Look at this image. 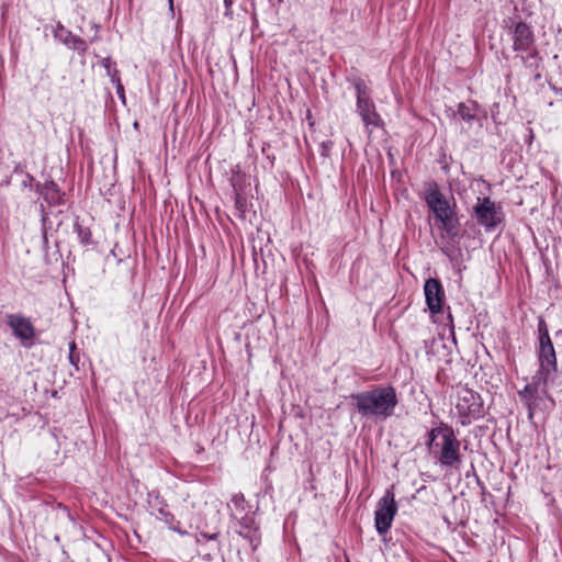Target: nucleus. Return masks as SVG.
Listing matches in <instances>:
<instances>
[{
	"mask_svg": "<svg viewBox=\"0 0 562 562\" xmlns=\"http://www.w3.org/2000/svg\"><path fill=\"white\" fill-rule=\"evenodd\" d=\"M357 412L366 418L385 420L394 414L398 398L393 386H375L351 394Z\"/></svg>",
	"mask_w": 562,
	"mask_h": 562,
	"instance_id": "nucleus-1",
	"label": "nucleus"
},
{
	"mask_svg": "<svg viewBox=\"0 0 562 562\" xmlns=\"http://www.w3.org/2000/svg\"><path fill=\"white\" fill-rule=\"evenodd\" d=\"M427 446L430 454L441 467L454 469L460 467L462 462L461 443L451 426L440 423L438 427L430 429Z\"/></svg>",
	"mask_w": 562,
	"mask_h": 562,
	"instance_id": "nucleus-2",
	"label": "nucleus"
},
{
	"mask_svg": "<svg viewBox=\"0 0 562 562\" xmlns=\"http://www.w3.org/2000/svg\"><path fill=\"white\" fill-rule=\"evenodd\" d=\"M513 41V50L520 58L526 68L536 70L540 66L541 57L536 45V36L530 25L518 21L509 27Z\"/></svg>",
	"mask_w": 562,
	"mask_h": 562,
	"instance_id": "nucleus-3",
	"label": "nucleus"
},
{
	"mask_svg": "<svg viewBox=\"0 0 562 562\" xmlns=\"http://www.w3.org/2000/svg\"><path fill=\"white\" fill-rule=\"evenodd\" d=\"M353 87L357 98V113L360 115L367 128L379 127L382 125V119L376 112L375 104L370 98V90L364 80L357 78L353 80Z\"/></svg>",
	"mask_w": 562,
	"mask_h": 562,
	"instance_id": "nucleus-4",
	"label": "nucleus"
},
{
	"mask_svg": "<svg viewBox=\"0 0 562 562\" xmlns=\"http://www.w3.org/2000/svg\"><path fill=\"white\" fill-rule=\"evenodd\" d=\"M396 513L397 504L392 486L379 499L374 512V527L379 535L382 536L391 529Z\"/></svg>",
	"mask_w": 562,
	"mask_h": 562,
	"instance_id": "nucleus-5",
	"label": "nucleus"
},
{
	"mask_svg": "<svg viewBox=\"0 0 562 562\" xmlns=\"http://www.w3.org/2000/svg\"><path fill=\"white\" fill-rule=\"evenodd\" d=\"M473 212L479 225L486 231H494L504 218L502 206L490 198H477Z\"/></svg>",
	"mask_w": 562,
	"mask_h": 562,
	"instance_id": "nucleus-6",
	"label": "nucleus"
},
{
	"mask_svg": "<svg viewBox=\"0 0 562 562\" xmlns=\"http://www.w3.org/2000/svg\"><path fill=\"white\" fill-rule=\"evenodd\" d=\"M537 357L539 368L536 379L542 382L544 389L558 370L557 355L552 341L539 342Z\"/></svg>",
	"mask_w": 562,
	"mask_h": 562,
	"instance_id": "nucleus-7",
	"label": "nucleus"
},
{
	"mask_svg": "<svg viewBox=\"0 0 562 562\" xmlns=\"http://www.w3.org/2000/svg\"><path fill=\"white\" fill-rule=\"evenodd\" d=\"M456 408L464 418L479 419L484 416V406L480 394L468 387L458 390Z\"/></svg>",
	"mask_w": 562,
	"mask_h": 562,
	"instance_id": "nucleus-8",
	"label": "nucleus"
},
{
	"mask_svg": "<svg viewBox=\"0 0 562 562\" xmlns=\"http://www.w3.org/2000/svg\"><path fill=\"white\" fill-rule=\"evenodd\" d=\"M234 520L236 521V532L247 540L252 550H256L260 544L261 536L259 525L257 524L254 514L243 515Z\"/></svg>",
	"mask_w": 562,
	"mask_h": 562,
	"instance_id": "nucleus-9",
	"label": "nucleus"
},
{
	"mask_svg": "<svg viewBox=\"0 0 562 562\" xmlns=\"http://www.w3.org/2000/svg\"><path fill=\"white\" fill-rule=\"evenodd\" d=\"M425 202L434 213L435 217H446L452 211L447 198L439 190L437 183H430L425 191Z\"/></svg>",
	"mask_w": 562,
	"mask_h": 562,
	"instance_id": "nucleus-10",
	"label": "nucleus"
},
{
	"mask_svg": "<svg viewBox=\"0 0 562 562\" xmlns=\"http://www.w3.org/2000/svg\"><path fill=\"white\" fill-rule=\"evenodd\" d=\"M426 304L432 314H438L442 310L445 299L443 288L438 279L430 278L424 285Z\"/></svg>",
	"mask_w": 562,
	"mask_h": 562,
	"instance_id": "nucleus-11",
	"label": "nucleus"
},
{
	"mask_svg": "<svg viewBox=\"0 0 562 562\" xmlns=\"http://www.w3.org/2000/svg\"><path fill=\"white\" fill-rule=\"evenodd\" d=\"M54 37L60 43L65 44L68 48L78 52L79 55L85 56L88 50V44L81 37L72 34L61 23H57L53 31Z\"/></svg>",
	"mask_w": 562,
	"mask_h": 562,
	"instance_id": "nucleus-12",
	"label": "nucleus"
},
{
	"mask_svg": "<svg viewBox=\"0 0 562 562\" xmlns=\"http://www.w3.org/2000/svg\"><path fill=\"white\" fill-rule=\"evenodd\" d=\"M7 323L19 339L32 340L34 338L35 328L29 318L20 314H9Z\"/></svg>",
	"mask_w": 562,
	"mask_h": 562,
	"instance_id": "nucleus-13",
	"label": "nucleus"
},
{
	"mask_svg": "<svg viewBox=\"0 0 562 562\" xmlns=\"http://www.w3.org/2000/svg\"><path fill=\"white\" fill-rule=\"evenodd\" d=\"M228 509L231 512V518L237 519L243 515H251V507L247 503L243 493H235L231 502L228 503Z\"/></svg>",
	"mask_w": 562,
	"mask_h": 562,
	"instance_id": "nucleus-14",
	"label": "nucleus"
},
{
	"mask_svg": "<svg viewBox=\"0 0 562 562\" xmlns=\"http://www.w3.org/2000/svg\"><path fill=\"white\" fill-rule=\"evenodd\" d=\"M40 193L49 205H58L63 203V193L54 181H47L43 186H37Z\"/></svg>",
	"mask_w": 562,
	"mask_h": 562,
	"instance_id": "nucleus-15",
	"label": "nucleus"
},
{
	"mask_svg": "<svg viewBox=\"0 0 562 562\" xmlns=\"http://www.w3.org/2000/svg\"><path fill=\"white\" fill-rule=\"evenodd\" d=\"M539 389H541L542 392H547V386L543 389L542 382L535 376L533 382L527 384L525 389L519 392L520 397L526 401L529 408V416L532 415V406L535 405V400Z\"/></svg>",
	"mask_w": 562,
	"mask_h": 562,
	"instance_id": "nucleus-16",
	"label": "nucleus"
},
{
	"mask_svg": "<svg viewBox=\"0 0 562 562\" xmlns=\"http://www.w3.org/2000/svg\"><path fill=\"white\" fill-rule=\"evenodd\" d=\"M436 220L440 222L442 229L446 231L449 236L454 237L459 234V223L454 217V212L446 214V217L442 216Z\"/></svg>",
	"mask_w": 562,
	"mask_h": 562,
	"instance_id": "nucleus-17",
	"label": "nucleus"
},
{
	"mask_svg": "<svg viewBox=\"0 0 562 562\" xmlns=\"http://www.w3.org/2000/svg\"><path fill=\"white\" fill-rule=\"evenodd\" d=\"M158 519L164 521L170 529L178 531L177 525L179 521L176 520L175 516L167 509V506L164 505L158 508Z\"/></svg>",
	"mask_w": 562,
	"mask_h": 562,
	"instance_id": "nucleus-18",
	"label": "nucleus"
},
{
	"mask_svg": "<svg viewBox=\"0 0 562 562\" xmlns=\"http://www.w3.org/2000/svg\"><path fill=\"white\" fill-rule=\"evenodd\" d=\"M75 229H76V233H77V236H78L79 240L82 244L89 245V244L92 243V234H91V231H90L89 227H85L81 224L76 223L75 224Z\"/></svg>",
	"mask_w": 562,
	"mask_h": 562,
	"instance_id": "nucleus-19",
	"label": "nucleus"
},
{
	"mask_svg": "<svg viewBox=\"0 0 562 562\" xmlns=\"http://www.w3.org/2000/svg\"><path fill=\"white\" fill-rule=\"evenodd\" d=\"M458 114L460 117L467 122H472L476 119V114L474 109L465 103H459L458 105Z\"/></svg>",
	"mask_w": 562,
	"mask_h": 562,
	"instance_id": "nucleus-20",
	"label": "nucleus"
},
{
	"mask_svg": "<svg viewBox=\"0 0 562 562\" xmlns=\"http://www.w3.org/2000/svg\"><path fill=\"white\" fill-rule=\"evenodd\" d=\"M538 333H539V342L552 341L550 338V335H549L548 326L543 319L539 321Z\"/></svg>",
	"mask_w": 562,
	"mask_h": 562,
	"instance_id": "nucleus-21",
	"label": "nucleus"
},
{
	"mask_svg": "<svg viewBox=\"0 0 562 562\" xmlns=\"http://www.w3.org/2000/svg\"><path fill=\"white\" fill-rule=\"evenodd\" d=\"M234 190H235V206L236 209L244 213L246 211V207H247V202H246V198L243 196L238 191L237 189L234 187Z\"/></svg>",
	"mask_w": 562,
	"mask_h": 562,
	"instance_id": "nucleus-22",
	"label": "nucleus"
},
{
	"mask_svg": "<svg viewBox=\"0 0 562 562\" xmlns=\"http://www.w3.org/2000/svg\"><path fill=\"white\" fill-rule=\"evenodd\" d=\"M333 145H334V144H333V142H331V140L323 142V143L321 144V147H322V151H321V154H322V156H324V157H328V156H329V153H330V150H331V148H333Z\"/></svg>",
	"mask_w": 562,
	"mask_h": 562,
	"instance_id": "nucleus-23",
	"label": "nucleus"
},
{
	"mask_svg": "<svg viewBox=\"0 0 562 562\" xmlns=\"http://www.w3.org/2000/svg\"><path fill=\"white\" fill-rule=\"evenodd\" d=\"M75 350H76V344L71 342L70 351H69V361L71 364L77 366V363L79 361V356L75 353Z\"/></svg>",
	"mask_w": 562,
	"mask_h": 562,
	"instance_id": "nucleus-24",
	"label": "nucleus"
},
{
	"mask_svg": "<svg viewBox=\"0 0 562 562\" xmlns=\"http://www.w3.org/2000/svg\"><path fill=\"white\" fill-rule=\"evenodd\" d=\"M116 75H117V71L115 70V72H114V75H113V77H112V80H113V81H116V92H117V94H119L122 99H124V87H123V85H122V82H121L120 78H119V77H117V78H115V77H116Z\"/></svg>",
	"mask_w": 562,
	"mask_h": 562,
	"instance_id": "nucleus-25",
	"label": "nucleus"
},
{
	"mask_svg": "<svg viewBox=\"0 0 562 562\" xmlns=\"http://www.w3.org/2000/svg\"><path fill=\"white\" fill-rule=\"evenodd\" d=\"M224 4H225V9H226V14H227L232 10L234 0H224Z\"/></svg>",
	"mask_w": 562,
	"mask_h": 562,
	"instance_id": "nucleus-26",
	"label": "nucleus"
},
{
	"mask_svg": "<svg viewBox=\"0 0 562 562\" xmlns=\"http://www.w3.org/2000/svg\"><path fill=\"white\" fill-rule=\"evenodd\" d=\"M202 537L207 540H215L217 538V533H202Z\"/></svg>",
	"mask_w": 562,
	"mask_h": 562,
	"instance_id": "nucleus-27",
	"label": "nucleus"
},
{
	"mask_svg": "<svg viewBox=\"0 0 562 562\" xmlns=\"http://www.w3.org/2000/svg\"><path fill=\"white\" fill-rule=\"evenodd\" d=\"M168 1H169V7L172 10L173 9V0H168Z\"/></svg>",
	"mask_w": 562,
	"mask_h": 562,
	"instance_id": "nucleus-28",
	"label": "nucleus"
},
{
	"mask_svg": "<svg viewBox=\"0 0 562 562\" xmlns=\"http://www.w3.org/2000/svg\"><path fill=\"white\" fill-rule=\"evenodd\" d=\"M44 243L46 244L47 243V236H46V233H44Z\"/></svg>",
	"mask_w": 562,
	"mask_h": 562,
	"instance_id": "nucleus-29",
	"label": "nucleus"
},
{
	"mask_svg": "<svg viewBox=\"0 0 562 562\" xmlns=\"http://www.w3.org/2000/svg\"><path fill=\"white\" fill-rule=\"evenodd\" d=\"M280 2H282V0H279Z\"/></svg>",
	"mask_w": 562,
	"mask_h": 562,
	"instance_id": "nucleus-30",
	"label": "nucleus"
}]
</instances>
